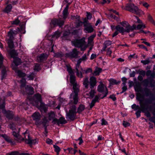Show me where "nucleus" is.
Wrapping results in <instances>:
<instances>
[{
	"label": "nucleus",
	"instance_id": "nucleus-1",
	"mask_svg": "<svg viewBox=\"0 0 155 155\" xmlns=\"http://www.w3.org/2000/svg\"><path fill=\"white\" fill-rule=\"evenodd\" d=\"M142 95L140 93L137 94L136 99L139 102L140 106L134 104L131 106V108L134 111H137L135 114L137 118L140 116V113L142 112L145 114V96Z\"/></svg>",
	"mask_w": 155,
	"mask_h": 155
},
{
	"label": "nucleus",
	"instance_id": "nucleus-2",
	"mask_svg": "<svg viewBox=\"0 0 155 155\" xmlns=\"http://www.w3.org/2000/svg\"><path fill=\"white\" fill-rule=\"evenodd\" d=\"M134 80L135 84L134 89L135 91L137 92L136 93V96L139 93L142 95H144L145 96V79L141 82L137 81L136 78H134Z\"/></svg>",
	"mask_w": 155,
	"mask_h": 155
},
{
	"label": "nucleus",
	"instance_id": "nucleus-3",
	"mask_svg": "<svg viewBox=\"0 0 155 155\" xmlns=\"http://www.w3.org/2000/svg\"><path fill=\"white\" fill-rule=\"evenodd\" d=\"M20 30V28H17L16 30L10 29L8 33V36L9 38L6 39V41L7 42L8 47L10 49H12L14 48V44L13 41L14 38V35L18 34Z\"/></svg>",
	"mask_w": 155,
	"mask_h": 155
},
{
	"label": "nucleus",
	"instance_id": "nucleus-4",
	"mask_svg": "<svg viewBox=\"0 0 155 155\" xmlns=\"http://www.w3.org/2000/svg\"><path fill=\"white\" fill-rule=\"evenodd\" d=\"M71 43L75 47L81 48V51H84L87 48L85 38L84 37L80 39H76L72 40Z\"/></svg>",
	"mask_w": 155,
	"mask_h": 155
},
{
	"label": "nucleus",
	"instance_id": "nucleus-5",
	"mask_svg": "<svg viewBox=\"0 0 155 155\" xmlns=\"http://www.w3.org/2000/svg\"><path fill=\"white\" fill-rule=\"evenodd\" d=\"M74 91L70 94V104H77L78 102V93L79 89H73Z\"/></svg>",
	"mask_w": 155,
	"mask_h": 155
},
{
	"label": "nucleus",
	"instance_id": "nucleus-6",
	"mask_svg": "<svg viewBox=\"0 0 155 155\" xmlns=\"http://www.w3.org/2000/svg\"><path fill=\"white\" fill-rule=\"evenodd\" d=\"M122 8L126 10L129 11L136 14H138L140 12V10L137 7L135 6L133 4H127L126 5L125 7H122Z\"/></svg>",
	"mask_w": 155,
	"mask_h": 155
},
{
	"label": "nucleus",
	"instance_id": "nucleus-7",
	"mask_svg": "<svg viewBox=\"0 0 155 155\" xmlns=\"http://www.w3.org/2000/svg\"><path fill=\"white\" fill-rule=\"evenodd\" d=\"M34 120L35 121V124L37 127L40 126L42 124L43 122V120L46 117H44V118L41 120V116L40 113L38 112H36L34 113L32 116Z\"/></svg>",
	"mask_w": 155,
	"mask_h": 155
},
{
	"label": "nucleus",
	"instance_id": "nucleus-8",
	"mask_svg": "<svg viewBox=\"0 0 155 155\" xmlns=\"http://www.w3.org/2000/svg\"><path fill=\"white\" fill-rule=\"evenodd\" d=\"M64 20H62L61 18H54L51 20L50 25L51 27H55L58 26L61 27L64 25Z\"/></svg>",
	"mask_w": 155,
	"mask_h": 155
},
{
	"label": "nucleus",
	"instance_id": "nucleus-9",
	"mask_svg": "<svg viewBox=\"0 0 155 155\" xmlns=\"http://www.w3.org/2000/svg\"><path fill=\"white\" fill-rule=\"evenodd\" d=\"M97 91L100 93L104 92V96L101 97V99H103L106 97L108 93V90L107 87L103 83H101L99 84L97 87Z\"/></svg>",
	"mask_w": 155,
	"mask_h": 155
},
{
	"label": "nucleus",
	"instance_id": "nucleus-10",
	"mask_svg": "<svg viewBox=\"0 0 155 155\" xmlns=\"http://www.w3.org/2000/svg\"><path fill=\"white\" fill-rule=\"evenodd\" d=\"M79 51L77 49L74 48L72 51L70 52L66 53L65 54L66 58H77L78 57Z\"/></svg>",
	"mask_w": 155,
	"mask_h": 155
},
{
	"label": "nucleus",
	"instance_id": "nucleus-11",
	"mask_svg": "<svg viewBox=\"0 0 155 155\" xmlns=\"http://www.w3.org/2000/svg\"><path fill=\"white\" fill-rule=\"evenodd\" d=\"M24 135L25 136V134H27V131H25V132L23 133ZM27 136L28 137V138L27 139L25 138V137L24 140L25 142L27 144H35L36 143H37V141L36 140V139H35L34 140H32L31 139V138L30 137L29 134H28Z\"/></svg>",
	"mask_w": 155,
	"mask_h": 155
},
{
	"label": "nucleus",
	"instance_id": "nucleus-12",
	"mask_svg": "<svg viewBox=\"0 0 155 155\" xmlns=\"http://www.w3.org/2000/svg\"><path fill=\"white\" fill-rule=\"evenodd\" d=\"M70 82L73 85V89H78L77 87V83L76 81L75 77L74 74L70 75Z\"/></svg>",
	"mask_w": 155,
	"mask_h": 155
},
{
	"label": "nucleus",
	"instance_id": "nucleus-13",
	"mask_svg": "<svg viewBox=\"0 0 155 155\" xmlns=\"http://www.w3.org/2000/svg\"><path fill=\"white\" fill-rule=\"evenodd\" d=\"M84 31L86 33H91L94 30L91 23H90L87 25H85L84 26Z\"/></svg>",
	"mask_w": 155,
	"mask_h": 155
},
{
	"label": "nucleus",
	"instance_id": "nucleus-14",
	"mask_svg": "<svg viewBox=\"0 0 155 155\" xmlns=\"http://www.w3.org/2000/svg\"><path fill=\"white\" fill-rule=\"evenodd\" d=\"M3 112L8 119L12 120L13 118L14 114L13 111L10 110L6 111L5 110H3Z\"/></svg>",
	"mask_w": 155,
	"mask_h": 155
},
{
	"label": "nucleus",
	"instance_id": "nucleus-15",
	"mask_svg": "<svg viewBox=\"0 0 155 155\" xmlns=\"http://www.w3.org/2000/svg\"><path fill=\"white\" fill-rule=\"evenodd\" d=\"M89 80V84L90 88L91 89H93L97 83L96 78L94 76H91L90 77Z\"/></svg>",
	"mask_w": 155,
	"mask_h": 155
},
{
	"label": "nucleus",
	"instance_id": "nucleus-16",
	"mask_svg": "<svg viewBox=\"0 0 155 155\" xmlns=\"http://www.w3.org/2000/svg\"><path fill=\"white\" fill-rule=\"evenodd\" d=\"M77 112L73 111L72 110H69L67 116L69 119L73 121L76 118Z\"/></svg>",
	"mask_w": 155,
	"mask_h": 155
},
{
	"label": "nucleus",
	"instance_id": "nucleus-17",
	"mask_svg": "<svg viewBox=\"0 0 155 155\" xmlns=\"http://www.w3.org/2000/svg\"><path fill=\"white\" fill-rule=\"evenodd\" d=\"M35 98L37 102H40L41 103L40 107L43 109H45L44 104L42 102L41 95L39 94H37L34 95Z\"/></svg>",
	"mask_w": 155,
	"mask_h": 155
},
{
	"label": "nucleus",
	"instance_id": "nucleus-18",
	"mask_svg": "<svg viewBox=\"0 0 155 155\" xmlns=\"http://www.w3.org/2000/svg\"><path fill=\"white\" fill-rule=\"evenodd\" d=\"M12 135L15 137V140L18 142H20L24 140L25 138L22 137L19 135L18 133H16L15 131H13Z\"/></svg>",
	"mask_w": 155,
	"mask_h": 155
},
{
	"label": "nucleus",
	"instance_id": "nucleus-19",
	"mask_svg": "<svg viewBox=\"0 0 155 155\" xmlns=\"http://www.w3.org/2000/svg\"><path fill=\"white\" fill-rule=\"evenodd\" d=\"M25 90L27 93L28 94L31 95L34 93V88L31 86L28 85L27 86L25 87Z\"/></svg>",
	"mask_w": 155,
	"mask_h": 155
},
{
	"label": "nucleus",
	"instance_id": "nucleus-20",
	"mask_svg": "<svg viewBox=\"0 0 155 155\" xmlns=\"http://www.w3.org/2000/svg\"><path fill=\"white\" fill-rule=\"evenodd\" d=\"M126 29H125V32H129L136 29V25H134L132 26H130L129 25H128L125 27Z\"/></svg>",
	"mask_w": 155,
	"mask_h": 155
},
{
	"label": "nucleus",
	"instance_id": "nucleus-21",
	"mask_svg": "<svg viewBox=\"0 0 155 155\" xmlns=\"http://www.w3.org/2000/svg\"><path fill=\"white\" fill-rule=\"evenodd\" d=\"M68 6H66L64 9L62 14H63V18L64 19H66L68 17V15L69 14V13L68 12Z\"/></svg>",
	"mask_w": 155,
	"mask_h": 155
},
{
	"label": "nucleus",
	"instance_id": "nucleus-22",
	"mask_svg": "<svg viewBox=\"0 0 155 155\" xmlns=\"http://www.w3.org/2000/svg\"><path fill=\"white\" fill-rule=\"evenodd\" d=\"M89 82L88 81V77H87L83 79V84L84 87L86 89L88 88Z\"/></svg>",
	"mask_w": 155,
	"mask_h": 155
},
{
	"label": "nucleus",
	"instance_id": "nucleus-23",
	"mask_svg": "<svg viewBox=\"0 0 155 155\" xmlns=\"http://www.w3.org/2000/svg\"><path fill=\"white\" fill-rule=\"evenodd\" d=\"M7 51L9 53L11 58H15V56H16V52L15 50H7Z\"/></svg>",
	"mask_w": 155,
	"mask_h": 155
},
{
	"label": "nucleus",
	"instance_id": "nucleus-24",
	"mask_svg": "<svg viewBox=\"0 0 155 155\" xmlns=\"http://www.w3.org/2000/svg\"><path fill=\"white\" fill-rule=\"evenodd\" d=\"M48 122V120L47 119V118H45L43 120V122L42 124L43 127H44L45 132L46 133V134H47L48 133L47 129V125H46V124Z\"/></svg>",
	"mask_w": 155,
	"mask_h": 155
},
{
	"label": "nucleus",
	"instance_id": "nucleus-25",
	"mask_svg": "<svg viewBox=\"0 0 155 155\" xmlns=\"http://www.w3.org/2000/svg\"><path fill=\"white\" fill-rule=\"evenodd\" d=\"M85 109V106L82 104H80L78 108L77 113L81 114Z\"/></svg>",
	"mask_w": 155,
	"mask_h": 155
},
{
	"label": "nucleus",
	"instance_id": "nucleus-26",
	"mask_svg": "<svg viewBox=\"0 0 155 155\" xmlns=\"http://www.w3.org/2000/svg\"><path fill=\"white\" fill-rule=\"evenodd\" d=\"M95 34H93L88 37V43L89 45H91L94 38L96 37Z\"/></svg>",
	"mask_w": 155,
	"mask_h": 155
},
{
	"label": "nucleus",
	"instance_id": "nucleus-27",
	"mask_svg": "<svg viewBox=\"0 0 155 155\" xmlns=\"http://www.w3.org/2000/svg\"><path fill=\"white\" fill-rule=\"evenodd\" d=\"M15 73L17 74L18 76L19 77H24L26 75L25 73L20 70L16 71H15Z\"/></svg>",
	"mask_w": 155,
	"mask_h": 155
},
{
	"label": "nucleus",
	"instance_id": "nucleus-28",
	"mask_svg": "<svg viewBox=\"0 0 155 155\" xmlns=\"http://www.w3.org/2000/svg\"><path fill=\"white\" fill-rule=\"evenodd\" d=\"M115 29L117 31H119L121 33H123L125 32V29L122 27L120 26V25H117L115 27Z\"/></svg>",
	"mask_w": 155,
	"mask_h": 155
},
{
	"label": "nucleus",
	"instance_id": "nucleus-29",
	"mask_svg": "<svg viewBox=\"0 0 155 155\" xmlns=\"http://www.w3.org/2000/svg\"><path fill=\"white\" fill-rule=\"evenodd\" d=\"M45 56L44 54H42L37 57V59L40 62H42L46 59Z\"/></svg>",
	"mask_w": 155,
	"mask_h": 155
},
{
	"label": "nucleus",
	"instance_id": "nucleus-30",
	"mask_svg": "<svg viewBox=\"0 0 155 155\" xmlns=\"http://www.w3.org/2000/svg\"><path fill=\"white\" fill-rule=\"evenodd\" d=\"M102 70V68L97 67H96L94 71V74L95 76L99 75L100 73L101 72Z\"/></svg>",
	"mask_w": 155,
	"mask_h": 155
},
{
	"label": "nucleus",
	"instance_id": "nucleus-31",
	"mask_svg": "<svg viewBox=\"0 0 155 155\" xmlns=\"http://www.w3.org/2000/svg\"><path fill=\"white\" fill-rule=\"evenodd\" d=\"M12 8V6L10 4L8 5L5 7L4 12L6 13H8L11 11Z\"/></svg>",
	"mask_w": 155,
	"mask_h": 155
},
{
	"label": "nucleus",
	"instance_id": "nucleus-32",
	"mask_svg": "<svg viewBox=\"0 0 155 155\" xmlns=\"http://www.w3.org/2000/svg\"><path fill=\"white\" fill-rule=\"evenodd\" d=\"M1 103V104L0 105V109H3V110H5L4 108L5 106V99L4 98L3 99H0V104Z\"/></svg>",
	"mask_w": 155,
	"mask_h": 155
},
{
	"label": "nucleus",
	"instance_id": "nucleus-33",
	"mask_svg": "<svg viewBox=\"0 0 155 155\" xmlns=\"http://www.w3.org/2000/svg\"><path fill=\"white\" fill-rule=\"evenodd\" d=\"M88 19L87 18H85L83 22L81 21H79V22L78 23V25H79L81 24H83L84 25V26L85 25H87L90 23L88 21Z\"/></svg>",
	"mask_w": 155,
	"mask_h": 155
},
{
	"label": "nucleus",
	"instance_id": "nucleus-34",
	"mask_svg": "<svg viewBox=\"0 0 155 155\" xmlns=\"http://www.w3.org/2000/svg\"><path fill=\"white\" fill-rule=\"evenodd\" d=\"M1 136L4 138L5 140L8 142H11V139L9 137L5 134H3L1 135Z\"/></svg>",
	"mask_w": 155,
	"mask_h": 155
},
{
	"label": "nucleus",
	"instance_id": "nucleus-35",
	"mask_svg": "<svg viewBox=\"0 0 155 155\" xmlns=\"http://www.w3.org/2000/svg\"><path fill=\"white\" fill-rule=\"evenodd\" d=\"M14 63L16 65H18L21 63V59L18 58H14Z\"/></svg>",
	"mask_w": 155,
	"mask_h": 155
},
{
	"label": "nucleus",
	"instance_id": "nucleus-36",
	"mask_svg": "<svg viewBox=\"0 0 155 155\" xmlns=\"http://www.w3.org/2000/svg\"><path fill=\"white\" fill-rule=\"evenodd\" d=\"M67 123V121L63 117H61L59 119V124H66Z\"/></svg>",
	"mask_w": 155,
	"mask_h": 155
},
{
	"label": "nucleus",
	"instance_id": "nucleus-37",
	"mask_svg": "<svg viewBox=\"0 0 155 155\" xmlns=\"http://www.w3.org/2000/svg\"><path fill=\"white\" fill-rule=\"evenodd\" d=\"M60 36V33L58 31H56L52 35V38H57Z\"/></svg>",
	"mask_w": 155,
	"mask_h": 155
},
{
	"label": "nucleus",
	"instance_id": "nucleus-38",
	"mask_svg": "<svg viewBox=\"0 0 155 155\" xmlns=\"http://www.w3.org/2000/svg\"><path fill=\"white\" fill-rule=\"evenodd\" d=\"M148 20L155 26V21L153 20L152 17L150 14H148L147 16Z\"/></svg>",
	"mask_w": 155,
	"mask_h": 155
},
{
	"label": "nucleus",
	"instance_id": "nucleus-39",
	"mask_svg": "<svg viewBox=\"0 0 155 155\" xmlns=\"http://www.w3.org/2000/svg\"><path fill=\"white\" fill-rule=\"evenodd\" d=\"M2 68H3V69L2 71V78L1 79L2 80L5 77V75L6 74V70L4 68H3V67Z\"/></svg>",
	"mask_w": 155,
	"mask_h": 155
},
{
	"label": "nucleus",
	"instance_id": "nucleus-40",
	"mask_svg": "<svg viewBox=\"0 0 155 155\" xmlns=\"http://www.w3.org/2000/svg\"><path fill=\"white\" fill-rule=\"evenodd\" d=\"M67 71L70 75L74 74V72L72 70L71 67L70 66H67Z\"/></svg>",
	"mask_w": 155,
	"mask_h": 155
},
{
	"label": "nucleus",
	"instance_id": "nucleus-41",
	"mask_svg": "<svg viewBox=\"0 0 155 155\" xmlns=\"http://www.w3.org/2000/svg\"><path fill=\"white\" fill-rule=\"evenodd\" d=\"M54 148V151L57 153V155L59 154V153L60 151V148L57 145H54L53 146Z\"/></svg>",
	"mask_w": 155,
	"mask_h": 155
},
{
	"label": "nucleus",
	"instance_id": "nucleus-42",
	"mask_svg": "<svg viewBox=\"0 0 155 155\" xmlns=\"http://www.w3.org/2000/svg\"><path fill=\"white\" fill-rule=\"evenodd\" d=\"M3 57L1 54H0V68H3Z\"/></svg>",
	"mask_w": 155,
	"mask_h": 155
},
{
	"label": "nucleus",
	"instance_id": "nucleus-43",
	"mask_svg": "<svg viewBox=\"0 0 155 155\" xmlns=\"http://www.w3.org/2000/svg\"><path fill=\"white\" fill-rule=\"evenodd\" d=\"M137 73L139 74V75H140L143 76H145V71L140 70V69L137 72Z\"/></svg>",
	"mask_w": 155,
	"mask_h": 155
},
{
	"label": "nucleus",
	"instance_id": "nucleus-44",
	"mask_svg": "<svg viewBox=\"0 0 155 155\" xmlns=\"http://www.w3.org/2000/svg\"><path fill=\"white\" fill-rule=\"evenodd\" d=\"M96 93V91L94 90L91 89L90 92V96L91 98H93L95 94Z\"/></svg>",
	"mask_w": 155,
	"mask_h": 155
},
{
	"label": "nucleus",
	"instance_id": "nucleus-45",
	"mask_svg": "<svg viewBox=\"0 0 155 155\" xmlns=\"http://www.w3.org/2000/svg\"><path fill=\"white\" fill-rule=\"evenodd\" d=\"M64 54L62 53V52H58L55 54L54 56L57 58H61L63 57Z\"/></svg>",
	"mask_w": 155,
	"mask_h": 155
},
{
	"label": "nucleus",
	"instance_id": "nucleus-46",
	"mask_svg": "<svg viewBox=\"0 0 155 155\" xmlns=\"http://www.w3.org/2000/svg\"><path fill=\"white\" fill-rule=\"evenodd\" d=\"M41 69V66L40 64H36L34 68V70L35 71H39Z\"/></svg>",
	"mask_w": 155,
	"mask_h": 155
},
{
	"label": "nucleus",
	"instance_id": "nucleus-47",
	"mask_svg": "<svg viewBox=\"0 0 155 155\" xmlns=\"http://www.w3.org/2000/svg\"><path fill=\"white\" fill-rule=\"evenodd\" d=\"M48 115L49 119V120H51L55 117V114L53 112H51L49 113Z\"/></svg>",
	"mask_w": 155,
	"mask_h": 155
},
{
	"label": "nucleus",
	"instance_id": "nucleus-48",
	"mask_svg": "<svg viewBox=\"0 0 155 155\" xmlns=\"http://www.w3.org/2000/svg\"><path fill=\"white\" fill-rule=\"evenodd\" d=\"M20 22V21L18 19V18L15 19L14 21H11V23L12 25H18Z\"/></svg>",
	"mask_w": 155,
	"mask_h": 155
},
{
	"label": "nucleus",
	"instance_id": "nucleus-49",
	"mask_svg": "<svg viewBox=\"0 0 155 155\" xmlns=\"http://www.w3.org/2000/svg\"><path fill=\"white\" fill-rule=\"evenodd\" d=\"M26 81L25 78H22L21 80V87H24L25 85Z\"/></svg>",
	"mask_w": 155,
	"mask_h": 155
},
{
	"label": "nucleus",
	"instance_id": "nucleus-50",
	"mask_svg": "<svg viewBox=\"0 0 155 155\" xmlns=\"http://www.w3.org/2000/svg\"><path fill=\"white\" fill-rule=\"evenodd\" d=\"M110 83L112 84H119L120 83V81H117L115 80H114V79H112L110 81Z\"/></svg>",
	"mask_w": 155,
	"mask_h": 155
},
{
	"label": "nucleus",
	"instance_id": "nucleus-51",
	"mask_svg": "<svg viewBox=\"0 0 155 155\" xmlns=\"http://www.w3.org/2000/svg\"><path fill=\"white\" fill-rule=\"evenodd\" d=\"M19 153L17 151H14L11 152L10 153H8L7 154L8 155H19Z\"/></svg>",
	"mask_w": 155,
	"mask_h": 155
},
{
	"label": "nucleus",
	"instance_id": "nucleus-52",
	"mask_svg": "<svg viewBox=\"0 0 155 155\" xmlns=\"http://www.w3.org/2000/svg\"><path fill=\"white\" fill-rule=\"evenodd\" d=\"M123 125L125 127H126L130 126V124L129 122L124 120L123 122Z\"/></svg>",
	"mask_w": 155,
	"mask_h": 155
},
{
	"label": "nucleus",
	"instance_id": "nucleus-53",
	"mask_svg": "<svg viewBox=\"0 0 155 155\" xmlns=\"http://www.w3.org/2000/svg\"><path fill=\"white\" fill-rule=\"evenodd\" d=\"M76 75L78 77L80 78H82L83 77L82 73L81 72H79V70H78V71H76Z\"/></svg>",
	"mask_w": 155,
	"mask_h": 155
},
{
	"label": "nucleus",
	"instance_id": "nucleus-54",
	"mask_svg": "<svg viewBox=\"0 0 155 155\" xmlns=\"http://www.w3.org/2000/svg\"><path fill=\"white\" fill-rule=\"evenodd\" d=\"M145 27V25L142 24H139L137 26V27H136V28L138 29H140L141 28H144Z\"/></svg>",
	"mask_w": 155,
	"mask_h": 155
},
{
	"label": "nucleus",
	"instance_id": "nucleus-55",
	"mask_svg": "<svg viewBox=\"0 0 155 155\" xmlns=\"http://www.w3.org/2000/svg\"><path fill=\"white\" fill-rule=\"evenodd\" d=\"M111 44V41L110 40L106 41L104 43V45H105L107 46L110 45Z\"/></svg>",
	"mask_w": 155,
	"mask_h": 155
},
{
	"label": "nucleus",
	"instance_id": "nucleus-56",
	"mask_svg": "<svg viewBox=\"0 0 155 155\" xmlns=\"http://www.w3.org/2000/svg\"><path fill=\"white\" fill-rule=\"evenodd\" d=\"M155 35L153 32H150L148 31H146V35H149L150 36H153Z\"/></svg>",
	"mask_w": 155,
	"mask_h": 155
},
{
	"label": "nucleus",
	"instance_id": "nucleus-57",
	"mask_svg": "<svg viewBox=\"0 0 155 155\" xmlns=\"http://www.w3.org/2000/svg\"><path fill=\"white\" fill-rule=\"evenodd\" d=\"M80 58L82 60V61H86L87 59V54H84L81 58Z\"/></svg>",
	"mask_w": 155,
	"mask_h": 155
},
{
	"label": "nucleus",
	"instance_id": "nucleus-58",
	"mask_svg": "<svg viewBox=\"0 0 155 155\" xmlns=\"http://www.w3.org/2000/svg\"><path fill=\"white\" fill-rule=\"evenodd\" d=\"M107 122L103 118L102 119L101 123L102 125H107Z\"/></svg>",
	"mask_w": 155,
	"mask_h": 155
},
{
	"label": "nucleus",
	"instance_id": "nucleus-59",
	"mask_svg": "<svg viewBox=\"0 0 155 155\" xmlns=\"http://www.w3.org/2000/svg\"><path fill=\"white\" fill-rule=\"evenodd\" d=\"M109 98L112 99L114 101H115L116 100V98L115 97V95L114 94H112L110 95Z\"/></svg>",
	"mask_w": 155,
	"mask_h": 155
},
{
	"label": "nucleus",
	"instance_id": "nucleus-60",
	"mask_svg": "<svg viewBox=\"0 0 155 155\" xmlns=\"http://www.w3.org/2000/svg\"><path fill=\"white\" fill-rule=\"evenodd\" d=\"M87 18L88 19H90L92 18L91 14L90 13L88 12H87Z\"/></svg>",
	"mask_w": 155,
	"mask_h": 155
},
{
	"label": "nucleus",
	"instance_id": "nucleus-61",
	"mask_svg": "<svg viewBox=\"0 0 155 155\" xmlns=\"http://www.w3.org/2000/svg\"><path fill=\"white\" fill-rule=\"evenodd\" d=\"M122 81H123V84L124 85H125L126 83H127V79L125 77H123L122 79Z\"/></svg>",
	"mask_w": 155,
	"mask_h": 155
},
{
	"label": "nucleus",
	"instance_id": "nucleus-62",
	"mask_svg": "<svg viewBox=\"0 0 155 155\" xmlns=\"http://www.w3.org/2000/svg\"><path fill=\"white\" fill-rule=\"evenodd\" d=\"M53 119V120L52 121V123L54 124H55L56 123H57L58 124H59V119H58L56 118H54Z\"/></svg>",
	"mask_w": 155,
	"mask_h": 155
},
{
	"label": "nucleus",
	"instance_id": "nucleus-63",
	"mask_svg": "<svg viewBox=\"0 0 155 155\" xmlns=\"http://www.w3.org/2000/svg\"><path fill=\"white\" fill-rule=\"evenodd\" d=\"M107 55H108L109 56H111V54L112 53V51L110 48H108L107 49Z\"/></svg>",
	"mask_w": 155,
	"mask_h": 155
},
{
	"label": "nucleus",
	"instance_id": "nucleus-64",
	"mask_svg": "<svg viewBox=\"0 0 155 155\" xmlns=\"http://www.w3.org/2000/svg\"><path fill=\"white\" fill-rule=\"evenodd\" d=\"M75 105L74 104V105H73L71 106V109L70 110H72L74 112H77L76 111V107Z\"/></svg>",
	"mask_w": 155,
	"mask_h": 155
}]
</instances>
